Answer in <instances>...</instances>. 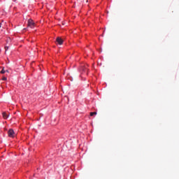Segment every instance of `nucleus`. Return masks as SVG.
<instances>
[{
	"label": "nucleus",
	"instance_id": "f257e3e1",
	"mask_svg": "<svg viewBox=\"0 0 179 179\" xmlns=\"http://www.w3.org/2000/svg\"><path fill=\"white\" fill-rule=\"evenodd\" d=\"M27 25H28V27H30V28H34L36 24H35L34 21H33V20L29 19V20H28Z\"/></svg>",
	"mask_w": 179,
	"mask_h": 179
},
{
	"label": "nucleus",
	"instance_id": "f03ea898",
	"mask_svg": "<svg viewBox=\"0 0 179 179\" xmlns=\"http://www.w3.org/2000/svg\"><path fill=\"white\" fill-rule=\"evenodd\" d=\"M56 43L59 45H62L64 43V39H62V38H60V36H57V38H56Z\"/></svg>",
	"mask_w": 179,
	"mask_h": 179
},
{
	"label": "nucleus",
	"instance_id": "7ed1b4c3",
	"mask_svg": "<svg viewBox=\"0 0 179 179\" xmlns=\"http://www.w3.org/2000/svg\"><path fill=\"white\" fill-rule=\"evenodd\" d=\"M8 134L10 137H15V136L16 135L13 129H9Z\"/></svg>",
	"mask_w": 179,
	"mask_h": 179
},
{
	"label": "nucleus",
	"instance_id": "20e7f679",
	"mask_svg": "<svg viewBox=\"0 0 179 179\" xmlns=\"http://www.w3.org/2000/svg\"><path fill=\"white\" fill-rule=\"evenodd\" d=\"M3 117V119H8L9 115L8 113H6V112H3L2 113Z\"/></svg>",
	"mask_w": 179,
	"mask_h": 179
},
{
	"label": "nucleus",
	"instance_id": "39448f33",
	"mask_svg": "<svg viewBox=\"0 0 179 179\" xmlns=\"http://www.w3.org/2000/svg\"><path fill=\"white\" fill-rule=\"evenodd\" d=\"M83 71H84L85 72H88V69L87 68V66H84L83 68H82Z\"/></svg>",
	"mask_w": 179,
	"mask_h": 179
},
{
	"label": "nucleus",
	"instance_id": "423d86ee",
	"mask_svg": "<svg viewBox=\"0 0 179 179\" xmlns=\"http://www.w3.org/2000/svg\"><path fill=\"white\" fill-rule=\"evenodd\" d=\"M94 115H97V112H91L90 116H94Z\"/></svg>",
	"mask_w": 179,
	"mask_h": 179
},
{
	"label": "nucleus",
	"instance_id": "0eeeda50",
	"mask_svg": "<svg viewBox=\"0 0 179 179\" xmlns=\"http://www.w3.org/2000/svg\"><path fill=\"white\" fill-rule=\"evenodd\" d=\"M5 72H6V71H5L4 68H3L1 71V73H5Z\"/></svg>",
	"mask_w": 179,
	"mask_h": 179
},
{
	"label": "nucleus",
	"instance_id": "6e6552de",
	"mask_svg": "<svg viewBox=\"0 0 179 179\" xmlns=\"http://www.w3.org/2000/svg\"><path fill=\"white\" fill-rule=\"evenodd\" d=\"M6 79H7L6 76H3V77L2 78V80H6Z\"/></svg>",
	"mask_w": 179,
	"mask_h": 179
},
{
	"label": "nucleus",
	"instance_id": "1a4fd4ad",
	"mask_svg": "<svg viewBox=\"0 0 179 179\" xmlns=\"http://www.w3.org/2000/svg\"><path fill=\"white\" fill-rule=\"evenodd\" d=\"M8 50H9V47H5L6 52V51H8Z\"/></svg>",
	"mask_w": 179,
	"mask_h": 179
},
{
	"label": "nucleus",
	"instance_id": "9d476101",
	"mask_svg": "<svg viewBox=\"0 0 179 179\" xmlns=\"http://www.w3.org/2000/svg\"><path fill=\"white\" fill-rule=\"evenodd\" d=\"M1 26H2V24H1V22H0V28L1 27Z\"/></svg>",
	"mask_w": 179,
	"mask_h": 179
},
{
	"label": "nucleus",
	"instance_id": "9b49d317",
	"mask_svg": "<svg viewBox=\"0 0 179 179\" xmlns=\"http://www.w3.org/2000/svg\"><path fill=\"white\" fill-rule=\"evenodd\" d=\"M6 72H9V71L7 70Z\"/></svg>",
	"mask_w": 179,
	"mask_h": 179
}]
</instances>
